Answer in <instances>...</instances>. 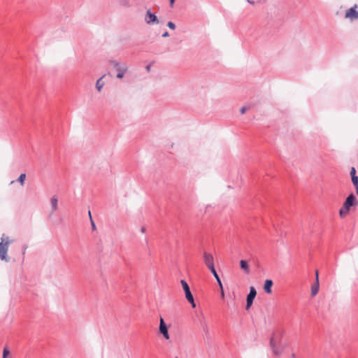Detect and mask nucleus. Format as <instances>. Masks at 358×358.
<instances>
[{
  "label": "nucleus",
  "mask_w": 358,
  "mask_h": 358,
  "mask_svg": "<svg viewBox=\"0 0 358 358\" xmlns=\"http://www.w3.org/2000/svg\"><path fill=\"white\" fill-rule=\"evenodd\" d=\"M159 332L163 335L164 338L169 340L170 338L169 331H168V327L166 324L164 322V320L162 317L160 318V322H159Z\"/></svg>",
  "instance_id": "nucleus-7"
},
{
  "label": "nucleus",
  "mask_w": 358,
  "mask_h": 358,
  "mask_svg": "<svg viewBox=\"0 0 358 358\" xmlns=\"http://www.w3.org/2000/svg\"><path fill=\"white\" fill-rule=\"evenodd\" d=\"M220 289H221V297L223 299L224 297L223 286H222V288H220Z\"/></svg>",
  "instance_id": "nucleus-27"
},
{
  "label": "nucleus",
  "mask_w": 358,
  "mask_h": 358,
  "mask_svg": "<svg viewBox=\"0 0 358 358\" xmlns=\"http://www.w3.org/2000/svg\"><path fill=\"white\" fill-rule=\"evenodd\" d=\"M169 36V34L166 31L162 34V37H168Z\"/></svg>",
  "instance_id": "nucleus-28"
},
{
  "label": "nucleus",
  "mask_w": 358,
  "mask_h": 358,
  "mask_svg": "<svg viewBox=\"0 0 358 358\" xmlns=\"http://www.w3.org/2000/svg\"><path fill=\"white\" fill-rule=\"evenodd\" d=\"M350 175H351V177H353V176H356V170L354 167H352L351 168V170H350Z\"/></svg>",
  "instance_id": "nucleus-25"
},
{
  "label": "nucleus",
  "mask_w": 358,
  "mask_h": 358,
  "mask_svg": "<svg viewBox=\"0 0 358 358\" xmlns=\"http://www.w3.org/2000/svg\"><path fill=\"white\" fill-rule=\"evenodd\" d=\"M89 216H90V221H91V224H92V229L94 230L96 229V226H95V224L92 220V215H91V212L89 211Z\"/></svg>",
  "instance_id": "nucleus-20"
},
{
  "label": "nucleus",
  "mask_w": 358,
  "mask_h": 358,
  "mask_svg": "<svg viewBox=\"0 0 358 358\" xmlns=\"http://www.w3.org/2000/svg\"><path fill=\"white\" fill-rule=\"evenodd\" d=\"M25 178H26V174L25 173L20 174V176L17 178V181L20 183V185L22 186H23L24 184Z\"/></svg>",
  "instance_id": "nucleus-17"
},
{
  "label": "nucleus",
  "mask_w": 358,
  "mask_h": 358,
  "mask_svg": "<svg viewBox=\"0 0 358 358\" xmlns=\"http://www.w3.org/2000/svg\"><path fill=\"white\" fill-rule=\"evenodd\" d=\"M104 76H105V75L102 76L100 78H99L96 80V88L97 91H99V92L101 91L103 87L105 85L104 82L103 81V78H104Z\"/></svg>",
  "instance_id": "nucleus-14"
},
{
  "label": "nucleus",
  "mask_w": 358,
  "mask_h": 358,
  "mask_svg": "<svg viewBox=\"0 0 358 358\" xmlns=\"http://www.w3.org/2000/svg\"><path fill=\"white\" fill-rule=\"evenodd\" d=\"M315 275H316V278H318V271H316V272H315Z\"/></svg>",
  "instance_id": "nucleus-31"
},
{
  "label": "nucleus",
  "mask_w": 358,
  "mask_h": 358,
  "mask_svg": "<svg viewBox=\"0 0 358 358\" xmlns=\"http://www.w3.org/2000/svg\"><path fill=\"white\" fill-rule=\"evenodd\" d=\"M203 261L207 267L214 264L213 257L211 254L204 252Z\"/></svg>",
  "instance_id": "nucleus-9"
},
{
  "label": "nucleus",
  "mask_w": 358,
  "mask_h": 358,
  "mask_svg": "<svg viewBox=\"0 0 358 358\" xmlns=\"http://www.w3.org/2000/svg\"><path fill=\"white\" fill-rule=\"evenodd\" d=\"M180 283H181V285L185 291L186 299H192V296H193V295L191 293L188 284L187 283V282L185 280H181Z\"/></svg>",
  "instance_id": "nucleus-8"
},
{
  "label": "nucleus",
  "mask_w": 358,
  "mask_h": 358,
  "mask_svg": "<svg viewBox=\"0 0 358 358\" xmlns=\"http://www.w3.org/2000/svg\"><path fill=\"white\" fill-rule=\"evenodd\" d=\"M167 26L169 28H170L171 29H173L174 30L176 29V25L173 22H169L167 23Z\"/></svg>",
  "instance_id": "nucleus-22"
},
{
  "label": "nucleus",
  "mask_w": 358,
  "mask_h": 358,
  "mask_svg": "<svg viewBox=\"0 0 358 358\" xmlns=\"http://www.w3.org/2000/svg\"><path fill=\"white\" fill-rule=\"evenodd\" d=\"M50 205L52 207V213L57 210L58 208V199L56 196H53L50 199Z\"/></svg>",
  "instance_id": "nucleus-13"
},
{
  "label": "nucleus",
  "mask_w": 358,
  "mask_h": 358,
  "mask_svg": "<svg viewBox=\"0 0 358 358\" xmlns=\"http://www.w3.org/2000/svg\"><path fill=\"white\" fill-rule=\"evenodd\" d=\"M319 291V278L315 279V283L311 286V296H315Z\"/></svg>",
  "instance_id": "nucleus-11"
},
{
  "label": "nucleus",
  "mask_w": 358,
  "mask_h": 358,
  "mask_svg": "<svg viewBox=\"0 0 358 358\" xmlns=\"http://www.w3.org/2000/svg\"><path fill=\"white\" fill-rule=\"evenodd\" d=\"M352 178V182L355 187L356 189V194L358 196V177L357 176H353Z\"/></svg>",
  "instance_id": "nucleus-16"
},
{
  "label": "nucleus",
  "mask_w": 358,
  "mask_h": 358,
  "mask_svg": "<svg viewBox=\"0 0 358 358\" xmlns=\"http://www.w3.org/2000/svg\"><path fill=\"white\" fill-rule=\"evenodd\" d=\"M215 278L216 279L218 285H219V287L220 288H222V282H221V280L218 275V274L217 273L216 275H214Z\"/></svg>",
  "instance_id": "nucleus-19"
},
{
  "label": "nucleus",
  "mask_w": 358,
  "mask_h": 358,
  "mask_svg": "<svg viewBox=\"0 0 358 358\" xmlns=\"http://www.w3.org/2000/svg\"><path fill=\"white\" fill-rule=\"evenodd\" d=\"M187 300L191 303V305H192V306L193 308L196 307V304L194 303V297L193 296H192V299H187Z\"/></svg>",
  "instance_id": "nucleus-24"
},
{
  "label": "nucleus",
  "mask_w": 358,
  "mask_h": 358,
  "mask_svg": "<svg viewBox=\"0 0 358 358\" xmlns=\"http://www.w3.org/2000/svg\"><path fill=\"white\" fill-rule=\"evenodd\" d=\"M112 64L114 68L117 71V78L119 79H122L124 77L125 73L128 70L127 65L126 64H121L116 61L112 62Z\"/></svg>",
  "instance_id": "nucleus-4"
},
{
  "label": "nucleus",
  "mask_w": 358,
  "mask_h": 358,
  "mask_svg": "<svg viewBox=\"0 0 358 358\" xmlns=\"http://www.w3.org/2000/svg\"><path fill=\"white\" fill-rule=\"evenodd\" d=\"M248 110V108L246 107V106H243L241 110H240V112L241 114H244L247 110Z\"/></svg>",
  "instance_id": "nucleus-26"
},
{
  "label": "nucleus",
  "mask_w": 358,
  "mask_h": 358,
  "mask_svg": "<svg viewBox=\"0 0 358 358\" xmlns=\"http://www.w3.org/2000/svg\"><path fill=\"white\" fill-rule=\"evenodd\" d=\"M257 295V291L254 287H250V292L247 296L246 310H248L252 306L253 301Z\"/></svg>",
  "instance_id": "nucleus-6"
},
{
  "label": "nucleus",
  "mask_w": 358,
  "mask_h": 358,
  "mask_svg": "<svg viewBox=\"0 0 358 358\" xmlns=\"http://www.w3.org/2000/svg\"><path fill=\"white\" fill-rule=\"evenodd\" d=\"M144 21L148 25L157 24L159 23V19L155 13H152L150 9L146 10Z\"/></svg>",
  "instance_id": "nucleus-3"
},
{
  "label": "nucleus",
  "mask_w": 358,
  "mask_h": 358,
  "mask_svg": "<svg viewBox=\"0 0 358 358\" xmlns=\"http://www.w3.org/2000/svg\"><path fill=\"white\" fill-rule=\"evenodd\" d=\"M356 203V197L353 194H350L345 199L343 206L339 210V215L341 217H345L350 210V207Z\"/></svg>",
  "instance_id": "nucleus-2"
},
{
  "label": "nucleus",
  "mask_w": 358,
  "mask_h": 358,
  "mask_svg": "<svg viewBox=\"0 0 358 358\" xmlns=\"http://www.w3.org/2000/svg\"><path fill=\"white\" fill-rule=\"evenodd\" d=\"M146 70H147L148 71H150V65H148V66H146Z\"/></svg>",
  "instance_id": "nucleus-29"
},
{
  "label": "nucleus",
  "mask_w": 358,
  "mask_h": 358,
  "mask_svg": "<svg viewBox=\"0 0 358 358\" xmlns=\"http://www.w3.org/2000/svg\"><path fill=\"white\" fill-rule=\"evenodd\" d=\"M208 268L210 269V271L212 273V274L213 275V276L217 274V272H216V271L215 269V267H214V264L212 265V266H208Z\"/></svg>",
  "instance_id": "nucleus-21"
},
{
  "label": "nucleus",
  "mask_w": 358,
  "mask_h": 358,
  "mask_svg": "<svg viewBox=\"0 0 358 358\" xmlns=\"http://www.w3.org/2000/svg\"><path fill=\"white\" fill-rule=\"evenodd\" d=\"M141 232L142 233H145V227H142L141 229Z\"/></svg>",
  "instance_id": "nucleus-30"
},
{
  "label": "nucleus",
  "mask_w": 358,
  "mask_h": 358,
  "mask_svg": "<svg viewBox=\"0 0 358 358\" xmlns=\"http://www.w3.org/2000/svg\"><path fill=\"white\" fill-rule=\"evenodd\" d=\"M118 3L122 6H130V0H118Z\"/></svg>",
  "instance_id": "nucleus-18"
},
{
  "label": "nucleus",
  "mask_w": 358,
  "mask_h": 358,
  "mask_svg": "<svg viewBox=\"0 0 358 358\" xmlns=\"http://www.w3.org/2000/svg\"><path fill=\"white\" fill-rule=\"evenodd\" d=\"M12 243L9 236L3 234L0 242V259L8 262L10 258L7 255L9 245Z\"/></svg>",
  "instance_id": "nucleus-1"
},
{
  "label": "nucleus",
  "mask_w": 358,
  "mask_h": 358,
  "mask_svg": "<svg viewBox=\"0 0 358 358\" xmlns=\"http://www.w3.org/2000/svg\"><path fill=\"white\" fill-rule=\"evenodd\" d=\"M9 353V350L6 348H5L3 351V358H6Z\"/></svg>",
  "instance_id": "nucleus-23"
},
{
  "label": "nucleus",
  "mask_w": 358,
  "mask_h": 358,
  "mask_svg": "<svg viewBox=\"0 0 358 358\" xmlns=\"http://www.w3.org/2000/svg\"><path fill=\"white\" fill-rule=\"evenodd\" d=\"M357 6L355 5L353 7L346 10L345 17L351 20L358 19V11L357 10Z\"/></svg>",
  "instance_id": "nucleus-5"
},
{
  "label": "nucleus",
  "mask_w": 358,
  "mask_h": 358,
  "mask_svg": "<svg viewBox=\"0 0 358 358\" xmlns=\"http://www.w3.org/2000/svg\"><path fill=\"white\" fill-rule=\"evenodd\" d=\"M273 282L271 280H266L264 286V289L265 292H266L267 294H271L272 292L271 287L273 286Z\"/></svg>",
  "instance_id": "nucleus-12"
},
{
  "label": "nucleus",
  "mask_w": 358,
  "mask_h": 358,
  "mask_svg": "<svg viewBox=\"0 0 358 358\" xmlns=\"http://www.w3.org/2000/svg\"><path fill=\"white\" fill-rule=\"evenodd\" d=\"M240 266L241 269H243L245 273H250V268L248 262L245 260H241Z\"/></svg>",
  "instance_id": "nucleus-15"
},
{
  "label": "nucleus",
  "mask_w": 358,
  "mask_h": 358,
  "mask_svg": "<svg viewBox=\"0 0 358 358\" xmlns=\"http://www.w3.org/2000/svg\"><path fill=\"white\" fill-rule=\"evenodd\" d=\"M248 3H251V4H253V3H254V2H253V1H250V0H248Z\"/></svg>",
  "instance_id": "nucleus-32"
},
{
  "label": "nucleus",
  "mask_w": 358,
  "mask_h": 358,
  "mask_svg": "<svg viewBox=\"0 0 358 358\" xmlns=\"http://www.w3.org/2000/svg\"><path fill=\"white\" fill-rule=\"evenodd\" d=\"M175 0H170L171 4H173L174 3Z\"/></svg>",
  "instance_id": "nucleus-33"
},
{
  "label": "nucleus",
  "mask_w": 358,
  "mask_h": 358,
  "mask_svg": "<svg viewBox=\"0 0 358 358\" xmlns=\"http://www.w3.org/2000/svg\"><path fill=\"white\" fill-rule=\"evenodd\" d=\"M270 345L275 354L278 355L280 352V350L278 347V342L274 336H272L270 340Z\"/></svg>",
  "instance_id": "nucleus-10"
},
{
  "label": "nucleus",
  "mask_w": 358,
  "mask_h": 358,
  "mask_svg": "<svg viewBox=\"0 0 358 358\" xmlns=\"http://www.w3.org/2000/svg\"><path fill=\"white\" fill-rule=\"evenodd\" d=\"M176 358H178V357H176Z\"/></svg>",
  "instance_id": "nucleus-34"
}]
</instances>
